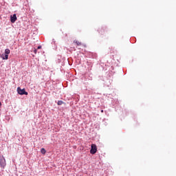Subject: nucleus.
Listing matches in <instances>:
<instances>
[{
    "instance_id": "nucleus-11",
    "label": "nucleus",
    "mask_w": 176,
    "mask_h": 176,
    "mask_svg": "<svg viewBox=\"0 0 176 176\" xmlns=\"http://www.w3.org/2000/svg\"><path fill=\"white\" fill-rule=\"evenodd\" d=\"M37 49H42V46L39 45Z\"/></svg>"
},
{
    "instance_id": "nucleus-5",
    "label": "nucleus",
    "mask_w": 176,
    "mask_h": 176,
    "mask_svg": "<svg viewBox=\"0 0 176 176\" xmlns=\"http://www.w3.org/2000/svg\"><path fill=\"white\" fill-rule=\"evenodd\" d=\"M1 58H3V60H8L9 58V55L8 54H2L1 56Z\"/></svg>"
},
{
    "instance_id": "nucleus-7",
    "label": "nucleus",
    "mask_w": 176,
    "mask_h": 176,
    "mask_svg": "<svg viewBox=\"0 0 176 176\" xmlns=\"http://www.w3.org/2000/svg\"><path fill=\"white\" fill-rule=\"evenodd\" d=\"M98 31H99V34L102 35L104 34V32H105V30H104L103 28H100Z\"/></svg>"
},
{
    "instance_id": "nucleus-13",
    "label": "nucleus",
    "mask_w": 176,
    "mask_h": 176,
    "mask_svg": "<svg viewBox=\"0 0 176 176\" xmlns=\"http://www.w3.org/2000/svg\"><path fill=\"white\" fill-rule=\"evenodd\" d=\"M1 105H2V103L0 102V107H1Z\"/></svg>"
},
{
    "instance_id": "nucleus-14",
    "label": "nucleus",
    "mask_w": 176,
    "mask_h": 176,
    "mask_svg": "<svg viewBox=\"0 0 176 176\" xmlns=\"http://www.w3.org/2000/svg\"><path fill=\"white\" fill-rule=\"evenodd\" d=\"M101 112H102V113L104 112V110H102Z\"/></svg>"
},
{
    "instance_id": "nucleus-2",
    "label": "nucleus",
    "mask_w": 176,
    "mask_h": 176,
    "mask_svg": "<svg viewBox=\"0 0 176 176\" xmlns=\"http://www.w3.org/2000/svg\"><path fill=\"white\" fill-rule=\"evenodd\" d=\"M17 92L18 94H20L21 96H23L25 94V96H28V92L25 91V89H21V88L18 87L17 88Z\"/></svg>"
},
{
    "instance_id": "nucleus-6",
    "label": "nucleus",
    "mask_w": 176,
    "mask_h": 176,
    "mask_svg": "<svg viewBox=\"0 0 176 176\" xmlns=\"http://www.w3.org/2000/svg\"><path fill=\"white\" fill-rule=\"evenodd\" d=\"M74 43H76V45H77V46H82V42H80V41H74Z\"/></svg>"
},
{
    "instance_id": "nucleus-12",
    "label": "nucleus",
    "mask_w": 176,
    "mask_h": 176,
    "mask_svg": "<svg viewBox=\"0 0 176 176\" xmlns=\"http://www.w3.org/2000/svg\"><path fill=\"white\" fill-rule=\"evenodd\" d=\"M34 54H36V52H37V50H34Z\"/></svg>"
},
{
    "instance_id": "nucleus-3",
    "label": "nucleus",
    "mask_w": 176,
    "mask_h": 176,
    "mask_svg": "<svg viewBox=\"0 0 176 176\" xmlns=\"http://www.w3.org/2000/svg\"><path fill=\"white\" fill-rule=\"evenodd\" d=\"M0 166L1 168H4L6 166V160L3 157H0Z\"/></svg>"
},
{
    "instance_id": "nucleus-8",
    "label": "nucleus",
    "mask_w": 176,
    "mask_h": 176,
    "mask_svg": "<svg viewBox=\"0 0 176 176\" xmlns=\"http://www.w3.org/2000/svg\"><path fill=\"white\" fill-rule=\"evenodd\" d=\"M5 54H7V55L10 54V50H9V49H6V50H5Z\"/></svg>"
},
{
    "instance_id": "nucleus-10",
    "label": "nucleus",
    "mask_w": 176,
    "mask_h": 176,
    "mask_svg": "<svg viewBox=\"0 0 176 176\" xmlns=\"http://www.w3.org/2000/svg\"><path fill=\"white\" fill-rule=\"evenodd\" d=\"M58 105H63V104H64V102H63L62 100H59L58 101Z\"/></svg>"
},
{
    "instance_id": "nucleus-9",
    "label": "nucleus",
    "mask_w": 176,
    "mask_h": 176,
    "mask_svg": "<svg viewBox=\"0 0 176 176\" xmlns=\"http://www.w3.org/2000/svg\"><path fill=\"white\" fill-rule=\"evenodd\" d=\"M41 153L43 154V155H45V153H46V150L45 148H41Z\"/></svg>"
},
{
    "instance_id": "nucleus-4",
    "label": "nucleus",
    "mask_w": 176,
    "mask_h": 176,
    "mask_svg": "<svg viewBox=\"0 0 176 176\" xmlns=\"http://www.w3.org/2000/svg\"><path fill=\"white\" fill-rule=\"evenodd\" d=\"M16 20H17V16L14 14L13 16H10V21L11 23H16Z\"/></svg>"
},
{
    "instance_id": "nucleus-1",
    "label": "nucleus",
    "mask_w": 176,
    "mask_h": 176,
    "mask_svg": "<svg viewBox=\"0 0 176 176\" xmlns=\"http://www.w3.org/2000/svg\"><path fill=\"white\" fill-rule=\"evenodd\" d=\"M90 153L91 155H96V153H97V145H96V144L91 145Z\"/></svg>"
}]
</instances>
